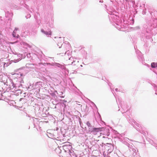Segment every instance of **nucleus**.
Returning a JSON list of instances; mask_svg holds the SVG:
<instances>
[{
	"label": "nucleus",
	"mask_w": 157,
	"mask_h": 157,
	"mask_svg": "<svg viewBox=\"0 0 157 157\" xmlns=\"http://www.w3.org/2000/svg\"><path fill=\"white\" fill-rule=\"evenodd\" d=\"M117 102V103L118 104H119L120 105L121 107L124 110V112L122 111V113H124L125 112H127V109L126 107L124 105H121V99L120 98H118L117 99H116Z\"/></svg>",
	"instance_id": "6"
},
{
	"label": "nucleus",
	"mask_w": 157,
	"mask_h": 157,
	"mask_svg": "<svg viewBox=\"0 0 157 157\" xmlns=\"http://www.w3.org/2000/svg\"><path fill=\"white\" fill-rule=\"evenodd\" d=\"M110 1L111 2H114L113 1H112L111 0H110Z\"/></svg>",
	"instance_id": "28"
},
{
	"label": "nucleus",
	"mask_w": 157,
	"mask_h": 157,
	"mask_svg": "<svg viewBox=\"0 0 157 157\" xmlns=\"http://www.w3.org/2000/svg\"><path fill=\"white\" fill-rule=\"evenodd\" d=\"M151 67L153 68H156L157 67V63L155 62L152 63H151Z\"/></svg>",
	"instance_id": "13"
},
{
	"label": "nucleus",
	"mask_w": 157,
	"mask_h": 157,
	"mask_svg": "<svg viewBox=\"0 0 157 157\" xmlns=\"http://www.w3.org/2000/svg\"><path fill=\"white\" fill-rule=\"evenodd\" d=\"M8 13H6V17H7V16H8Z\"/></svg>",
	"instance_id": "25"
},
{
	"label": "nucleus",
	"mask_w": 157,
	"mask_h": 157,
	"mask_svg": "<svg viewBox=\"0 0 157 157\" xmlns=\"http://www.w3.org/2000/svg\"><path fill=\"white\" fill-rule=\"evenodd\" d=\"M68 62L69 63H71V64H73V65H76L78 62V60L75 57H71L69 59Z\"/></svg>",
	"instance_id": "5"
},
{
	"label": "nucleus",
	"mask_w": 157,
	"mask_h": 157,
	"mask_svg": "<svg viewBox=\"0 0 157 157\" xmlns=\"http://www.w3.org/2000/svg\"><path fill=\"white\" fill-rule=\"evenodd\" d=\"M31 54L30 53H29L28 54H27V56L28 57H30L31 56Z\"/></svg>",
	"instance_id": "21"
},
{
	"label": "nucleus",
	"mask_w": 157,
	"mask_h": 157,
	"mask_svg": "<svg viewBox=\"0 0 157 157\" xmlns=\"http://www.w3.org/2000/svg\"><path fill=\"white\" fill-rule=\"evenodd\" d=\"M118 107H119V108H120V106H119H119H118Z\"/></svg>",
	"instance_id": "30"
},
{
	"label": "nucleus",
	"mask_w": 157,
	"mask_h": 157,
	"mask_svg": "<svg viewBox=\"0 0 157 157\" xmlns=\"http://www.w3.org/2000/svg\"><path fill=\"white\" fill-rule=\"evenodd\" d=\"M8 13L10 14V15L11 17H12V13Z\"/></svg>",
	"instance_id": "23"
},
{
	"label": "nucleus",
	"mask_w": 157,
	"mask_h": 157,
	"mask_svg": "<svg viewBox=\"0 0 157 157\" xmlns=\"http://www.w3.org/2000/svg\"><path fill=\"white\" fill-rule=\"evenodd\" d=\"M86 124L88 127H91L90 123L89 121L87 122Z\"/></svg>",
	"instance_id": "16"
},
{
	"label": "nucleus",
	"mask_w": 157,
	"mask_h": 157,
	"mask_svg": "<svg viewBox=\"0 0 157 157\" xmlns=\"http://www.w3.org/2000/svg\"><path fill=\"white\" fill-rule=\"evenodd\" d=\"M55 65L58 67H60L61 68H63V66L59 63H56L55 64Z\"/></svg>",
	"instance_id": "14"
},
{
	"label": "nucleus",
	"mask_w": 157,
	"mask_h": 157,
	"mask_svg": "<svg viewBox=\"0 0 157 157\" xmlns=\"http://www.w3.org/2000/svg\"><path fill=\"white\" fill-rule=\"evenodd\" d=\"M8 65V64L6 63H4V66L5 67L6 66L7 67Z\"/></svg>",
	"instance_id": "22"
},
{
	"label": "nucleus",
	"mask_w": 157,
	"mask_h": 157,
	"mask_svg": "<svg viewBox=\"0 0 157 157\" xmlns=\"http://www.w3.org/2000/svg\"><path fill=\"white\" fill-rule=\"evenodd\" d=\"M30 11L31 12H32V11H31V10H30Z\"/></svg>",
	"instance_id": "32"
},
{
	"label": "nucleus",
	"mask_w": 157,
	"mask_h": 157,
	"mask_svg": "<svg viewBox=\"0 0 157 157\" xmlns=\"http://www.w3.org/2000/svg\"><path fill=\"white\" fill-rule=\"evenodd\" d=\"M107 12L109 14V17L110 21L112 22H113L115 23L113 25L115 26L118 30H121V21L119 17L117 15V13L114 12L113 10H111L109 9H107Z\"/></svg>",
	"instance_id": "2"
},
{
	"label": "nucleus",
	"mask_w": 157,
	"mask_h": 157,
	"mask_svg": "<svg viewBox=\"0 0 157 157\" xmlns=\"http://www.w3.org/2000/svg\"><path fill=\"white\" fill-rule=\"evenodd\" d=\"M13 89L14 90H15H15H14V89ZM16 90H17V89H16Z\"/></svg>",
	"instance_id": "33"
},
{
	"label": "nucleus",
	"mask_w": 157,
	"mask_h": 157,
	"mask_svg": "<svg viewBox=\"0 0 157 157\" xmlns=\"http://www.w3.org/2000/svg\"><path fill=\"white\" fill-rule=\"evenodd\" d=\"M60 94H59L60 97L62 98H64V96H61V95H62L63 94V93L62 92H60Z\"/></svg>",
	"instance_id": "17"
},
{
	"label": "nucleus",
	"mask_w": 157,
	"mask_h": 157,
	"mask_svg": "<svg viewBox=\"0 0 157 157\" xmlns=\"http://www.w3.org/2000/svg\"><path fill=\"white\" fill-rule=\"evenodd\" d=\"M100 128H94L92 130H89V132H91L94 135H96L98 132L100 131Z\"/></svg>",
	"instance_id": "7"
},
{
	"label": "nucleus",
	"mask_w": 157,
	"mask_h": 157,
	"mask_svg": "<svg viewBox=\"0 0 157 157\" xmlns=\"http://www.w3.org/2000/svg\"><path fill=\"white\" fill-rule=\"evenodd\" d=\"M22 55L21 54H19L17 55V56L19 57V58L17 59H14V60H13L12 61H13V62L14 63L17 62L22 59Z\"/></svg>",
	"instance_id": "10"
},
{
	"label": "nucleus",
	"mask_w": 157,
	"mask_h": 157,
	"mask_svg": "<svg viewBox=\"0 0 157 157\" xmlns=\"http://www.w3.org/2000/svg\"><path fill=\"white\" fill-rule=\"evenodd\" d=\"M124 144H125L126 145H127L128 148H129V150L130 151H133L134 153H133L132 155L135 156L136 155V150L135 148H134V146H132V145H130L129 143H130V142L131 141V140H130L129 139L126 138L124 139Z\"/></svg>",
	"instance_id": "4"
},
{
	"label": "nucleus",
	"mask_w": 157,
	"mask_h": 157,
	"mask_svg": "<svg viewBox=\"0 0 157 157\" xmlns=\"http://www.w3.org/2000/svg\"><path fill=\"white\" fill-rule=\"evenodd\" d=\"M21 44L23 45L24 47H25L26 48H27L28 47H30V46L28 44L24 42H21Z\"/></svg>",
	"instance_id": "12"
},
{
	"label": "nucleus",
	"mask_w": 157,
	"mask_h": 157,
	"mask_svg": "<svg viewBox=\"0 0 157 157\" xmlns=\"http://www.w3.org/2000/svg\"><path fill=\"white\" fill-rule=\"evenodd\" d=\"M31 17V15L30 14L27 15V16H26V17L27 18H28L30 17Z\"/></svg>",
	"instance_id": "19"
},
{
	"label": "nucleus",
	"mask_w": 157,
	"mask_h": 157,
	"mask_svg": "<svg viewBox=\"0 0 157 157\" xmlns=\"http://www.w3.org/2000/svg\"><path fill=\"white\" fill-rule=\"evenodd\" d=\"M143 14H145V11H143Z\"/></svg>",
	"instance_id": "26"
},
{
	"label": "nucleus",
	"mask_w": 157,
	"mask_h": 157,
	"mask_svg": "<svg viewBox=\"0 0 157 157\" xmlns=\"http://www.w3.org/2000/svg\"><path fill=\"white\" fill-rule=\"evenodd\" d=\"M81 67H82V65H81Z\"/></svg>",
	"instance_id": "34"
},
{
	"label": "nucleus",
	"mask_w": 157,
	"mask_h": 157,
	"mask_svg": "<svg viewBox=\"0 0 157 157\" xmlns=\"http://www.w3.org/2000/svg\"><path fill=\"white\" fill-rule=\"evenodd\" d=\"M16 56H17L16 55H15V56H14V57H16Z\"/></svg>",
	"instance_id": "29"
},
{
	"label": "nucleus",
	"mask_w": 157,
	"mask_h": 157,
	"mask_svg": "<svg viewBox=\"0 0 157 157\" xmlns=\"http://www.w3.org/2000/svg\"><path fill=\"white\" fill-rule=\"evenodd\" d=\"M67 52H66L65 54H66Z\"/></svg>",
	"instance_id": "31"
},
{
	"label": "nucleus",
	"mask_w": 157,
	"mask_h": 157,
	"mask_svg": "<svg viewBox=\"0 0 157 157\" xmlns=\"http://www.w3.org/2000/svg\"><path fill=\"white\" fill-rule=\"evenodd\" d=\"M57 41H58L57 45L59 46V48H60L62 45V43L63 41V38L59 37L58 38Z\"/></svg>",
	"instance_id": "8"
},
{
	"label": "nucleus",
	"mask_w": 157,
	"mask_h": 157,
	"mask_svg": "<svg viewBox=\"0 0 157 157\" xmlns=\"http://www.w3.org/2000/svg\"><path fill=\"white\" fill-rule=\"evenodd\" d=\"M100 2H101V3H102V2H103V1H100Z\"/></svg>",
	"instance_id": "27"
},
{
	"label": "nucleus",
	"mask_w": 157,
	"mask_h": 157,
	"mask_svg": "<svg viewBox=\"0 0 157 157\" xmlns=\"http://www.w3.org/2000/svg\"><path fill=\"white\" fill-rule=\"evenodd\" d=\"M25 74L19 73L18 74H14L12 76V79H6V81L3 80L5 85L10 86V89H17L21 86V83L23 82V79Z\"/></svg>",
	"instance_id": "1"
},
{
	"label": "nucleus",
	"mask_w": 157,
	"mask_h": 157,
	"mask_svg": "<svg viewBox=\"0 0 157 157\" xmlns=\"http://www.w3.org/2000/svg\"><path fill=\"white\" fill-rule=\"evenodd\" d=\"M18 29L17 28H15V30L13 31V37L15 38H18L19 35L18 34H17L16 32V31L18 30Z\"/></svg>",
	"instance_id": "11"
},
{
	"label": "nucleus",
	"mask_w": 157,
	"mask_h": 157,
	"mask_svg": "<svg viewBox=\"0 0 157 157\" xmlns=\"http://www.w3.org/2000/svg\"><path fill=\"white\" fill-rule=\"evenodd\" d=\"M109 86H110V85H109Z\"/></svg>",
	"instance_id": "35"
},
{
	"label": "nucleus",
	"mask_w": 157,
	"mask_h": 157,
	"mask_svg": "<svg viewBox=\"0 0 157 157\" xmlns=\"http://www.w3.org/2000/svg\"><path fill=\"white\" fill-rule=\"evenodd\" d=\"M127 118L129 123L132 124L137 131L142 133L145 136H147V132L146 131H145V128H143L140 125L136 122L133 119H129L128 117Z\"/></svg>",
	"instance_id": "3"
},
{
	"label": "nucleus",
	"mask_w": 157,
	"mask_h": 157,
	"mask_svg": "<svg viewBox=\"0 0 157 157\" xmlns=\"http://www.w3.org/2000/svg\"><path fill=\"white\" fill-rule=\"evenodd\" d=\"M138 52L139 53V54L140 55V56L141 59V60H142V57L141 55V53L139 51H138Z\"/></svg>",
	"instance_id": "18"
},
{
	"label": "nucleus",
	"mask_w": 157,
	"mask_h": 157,
	"mask_svg": "<svg viewBox=\"0 0 157 157\" xmlns=\"http://www.w3.org/2000/svg\"><path fill=\"white\" fill-rule=\"evenodd\" d=\"M67 147H71V146L69 144V145H63V149H65Z\"/></svg>",
	"instance_id": "15"
},
{
	"label": "nucleus",
	"mask_w": 157,
	"mask_h": 157,
	"mask_svg": "<svg viewBox=\"0 0 157 157\" xmlns=\"http://www.w3.org/2000/svg\"><path fill=\"white\" fill-rule=\"evenodd\" d=\"M155 94L157 95V87L155 86Z\"/></svg>",
	"instance_id": "20"
},
{
	"label": "nucleus",
	"mask_w": 157,
	"mask_h": 157,
	"mask_svg": "<svg viewBox=\"0 0 157 157\" xmlns=\"http://www.w3.org/2000/svg\"><path fill=\"white\" fill-rule=\"evenodd\" d=\"M41 32L48 36L51 35V32L50 30H48V31H45L43 29H41Z\"/></svg>",
	"instance_id": "9"
},
{
	"label": "nucleus",
	"mask_w": 157,
	"mask_h": 157,
	"mask_svg": "<svg viewBox=\"0 0 157 157\" xmlns=\"http://www.w3.org/2000/svg\"><path fill=\"white\" fill-rule=\"evenodd\" d=\"M115 90L116 91H117V92L118 91V89L117 88L115 89Z\"/></svg>",
	"instance_id": "24"
}]
</instances>
